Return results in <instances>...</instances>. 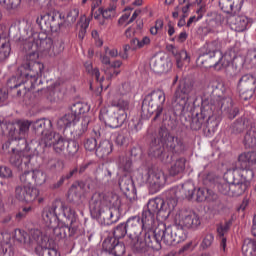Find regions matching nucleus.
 <instances>
[{"label":"nucleus","instance_id":"obj_1","mask_svg":"<svg viewBox=\"0 0 256 256\" xmlns=\"http://www.w3.org/2000/svg\"><path fill=\"white\" fill-rule=\"evenodd\" d=\"M195 195V184L193 182H185L181 188H172L166 192V200L156 197L150 199L147 203V209L142 212V218L139 216L131 217L126 222L129 233V243L133 249V241L141 239L143 231L145 233L155 227V219L165 221L169 219L171 212L177 207L179 199H188L191 201Z\"/></svg>","mask_w":256,"mask_h":256},{"label":"nucleus","instance_id":"obj_2","mask_svg":"<svg viewBox=\"0 0 256 256\" xmlns=\"http://www.w3.org/2000/svg\"><path fill=\"white\" fill-rule=\"evenodd\" d=\"M51 47H53L51 40L40 39L37 34L30 36L23 43V49L28 53L26 63L18 67L17 76L11 77L7 85L13 90V93H16V97H24L25 105H33V102L29 100L31 92H29L25 83H29L31 88L35 87L39 77L43 75V69H45L43 63L37 61V59H39L40 53H49Z\"/></svg>","mask_w":256,"mask_h":256},{"label":"nucleus","instance_id":"obj_3","mask_svg":"<svg viewBox=\"0 0 256 256\" xmlns=\"http://www.w3.org/2000/svg\"><path fill=\"white\" fill-rule=\"evenodd\" d=\"M42 220L44 228L40 231L43 235H53L55 241H61L67 237H79L82 233L81 222L75 209L59 200L43 209Z\"/></svg>","mask_w":256,"mask_h":256},{"label":"nucleus","instance_id":"obj_4","mask_svg":"<svg viewBox=\"0 0 256 256\" xmlns=\"http://www.w3.org/2000/svg\"><path fill=\"white\" fill-rule=\"evenodd\" d=\"M196 91L193 83L182 79L174 93L172 107L176 115H183V113H191L197 107H201V112L192 118L190 127L192 131H199L201 127H205L207 123V113H209V100L201 97L191 98L195 95Z\"/></svg>","mask_w":256,"mask_h":256},{"label":"nucleus","instance_id":"obj_5","mask_svg":"<svg viewBox=\"0 0 256 256\" xmlns=\"http://www.w3.org/2000/svg\"><path fill=\"white\" fill-rule=\"evenodd\" d=\"M22 186L15 188V198L23 203H33L38 201L39 205L45 201L40 197L41 190L37 187L47 183V173L41 169H33L32 171H25L20 175Z\"/></svg>","mask_w":256,"mask_h":256},{"label":"nucleus","instance_id":"obj_6","mask_svg":"<svg viewBox=\"0 0 256 256\" xmlns=\"http://www.w3.org/2000/svg\"><path fill=\"white\" fill-rule=\"evenodd\" d=\"M119 207H121V198L113 192H95L89 201L91 215L103 219L106 225H111L117 221L115 215L119 213Z\"/></svg>","mask_w":256,"mask_h":256},{"label":"nucleus","instance_id":"obj_7","mask_svg":"<svg viewBox=\"0 0 256 256\" xmlns=\"http://www.w3.org/2000/svg\"><path fill=\"white\" fill-rule=\"evenodd\" d=\"M165 147L171 153L178 155L185 151L183 140L179 137L171 136L167 128L161 127L158 130L157 137H155L150 144L148 155L159 159L162 163H171L173 158L165 151Z\"/></svg>","mask_w":256,"mask_h":256},{"label":"nucleus","instance_id":"obj_8","mask_svg":"<svg viewBox=\"0 0 256 256\" xmlns=\"http://www.w3.org/2000/svg\"><path fill=\"white\" fill-rule=\"evenodd\" d=\"M168 230L169 226L165 224L158 225L154 230L153 227L148 228L141 239L136 238L133 240V251L141 254L147 253L149 249H152V251H161V241L168 246L179 245L173 233L167 235Z\"/></svg>","mask_w":256,"mask_h":256},{"label":"nucleus","instance_id":"obj_9","mask_svg":"<svg viewBox=\"0 0 256 256\" xmlns=\"http://www.w3.org/2000/svg\"><path fill=\"white\" fill-rule=\"evenodd\" d=\"M12 238L15 243L21 245L26 251H33L35 247H41L42 256H61L57 249L50 248V241L55 240V236L43 234L40 229H31L29 234L25 230L15 229Z\"/></svg>","mask_w":256,"mask_h":256},{"label":"nucleus","instance_id":"obj_10","mask_svg":"<svg viewBox=\"0 0 256 256\" xmlns=\"http://www.w3.org/2000/svg\"><path fill=\"white\" fill-rule=\"evenodd\" d=\"M226 91L225 83L219 80H212L208 84L209 96L202 99L208 100L210 111H214L218 115L226 113L230 119H235L239 109L233 108V99L225 94Z\"/></svg>","mask_w":256,"mask_h":256},{"label":"nucleus","instance_id":"obj_11","mask_svg":"<svg viewBox=\"0 0 256 256\" xmlns=\"http://www.w3.org/2000/svg\"><path fill=\"white\" fill-rule=\"evenodd\" d=\"M201 226V216L193 210H179L174 217V224L168 226L166 235L173 234L175 241L183 243L187 239L185 229H198Z\"/></svg>","mask_w":256,"mask_h":256},{"label":"nucleus","instance_id":"obj_12","mask_svg":"<svg viewBox=\"0 0 256 256\" xmlns=\"http://www.w3.org/2000/svg\"><path fill=\"white\" fill-rule=\"evenodd\" d=\"M231 61H233L231 55L228 53L223 55L217 47V42L214 41L208 45L205 51H201L196 63L204 67V69H211L213 67L216 71H221V69L229 67Z\"/></svg>","mask_w":256,"mask_h":256},{"label":"nucleus","instance_id":"obj_13","mask_svg":"<svg viewBox=\"0 0 256 256\" xmlns=\"http://www.w3.org/2000/svg\"><path fill=\"white\" fill-rule=\"evenodd\" d=\"M111 105L113 107V114H105L103 116V110L100 111L99 119L104 121L107 127L110 129H117L125 123L127 120V111H129V100L125 99H112Z\"/></svg>","mask_w":256,"mask_h":256},{"label":"nucleus","instance_id":"obj_14","mask_svg":"<svg viewBox=\"0 0 256 256\" xmlns=\"http://www.w3.org/2000/svg\"><path fill=\"white\" fill-rule=\"evenodd\" d=\"M136 180L140 185L147 183L152 193H157L165 187L167 183V176L160 169L142 167L135 173Z\"/></svg>","mask_w":256,"mask_h":256},{"label":"nucleus","instance_id":"obj_15","mask_svg":"<svg viewBox=\"0 0 256 256\" xmlns=\"http://www.w3.org/2000/svg\"><path fill=\"white\" fill-rule=\"evenodd\" d=\"M31 122L29 120L18 121L17 124L13 122H0V133L8 135V141L17 145L21 141L24 149L27 147V140H25V133L29 131Z\"/></svg>","mask_w":256,"mask_h":256},{"label":"nucleus","instance_id":"obj_16","mask_svg":"<svg viewBox=\"0 0 256 256\" xmlns=\"http://www.w3.org/2000/svg\"><path fill=\"white\" fill-rule=\"evenodd\" d=\"M129 231L127 230V224L121 223L114 228V238H106L102 243L103 253L107 256H123L125 255V244L120 242L119 239H123Z\"/></svg>","mask_w":256,"mask_h":256},{"label":"nucleus","instance_id":"obj_17","mask_svg":"<svg viewBox=\"0 0 256 256\" xmlns=\"http://www.w3.org/2000/svg\"><path fill=\"white\" fill-rule=\"evenodd\" d=\"M165 92L163 90H154L146 95L142 102V112L151 116L155 113L154 121H157L163 113V106L165 105Z\"/></svg>","mask_w":256,"mask_h":256},{"label":"nucleus","instance_id":"obj_18","mask_svg":"<svg viewBox=\"0 0 256 256\" xmlns=\"http://www.w3.org/2000/svg\"><path fill=\"white\" fill-rule=\"evenodd\" d=\"M91 106L87 103L76 102L71 108L70 112L66 113L62 116L58 121L57 125L60 129H67V127H73L79 121L81 115H85V113H89Z\"/></svg>","mask_w":256,"mask_h":256},{"label":"nucleus","instance_id":"obj_19","mask_svg":"<svg viewBox=\"0 0 256 256\" xmlns=\"http://www.w3.org/2000/svg\"><path fill=\"white\" fill-rule=\"evenodd\" d=\"M36 23L43 31H51V33H59L61 27L65 25V18L59 12H51L41 15L37 18Z\"/></svg>","mask_w":256,"mask_h":256},{"label":"nucleus","instance_id":"obj_20","mask_svg":"<svg viewBox=\"0 0 256 256\" xmlns=\"http://www.w3.org/2000/svg\"><path fill=\"white\" fill-rule=\"evenodd\" d=\"M11 145H19V144H14L11 141H6L2 145V149L4 153H12L10 157V163L14 167H17L19 170H23V164L25 167L31 163V156L25 155V151L21 148H15L14 146L11 147Z\"/></svg>","mask_w":256,"mask_h":256},{"label":"nucleus","instance_id":"obj_21","mask_svg":"<svg viewBox=\"0 0 256 256\" xmlns=\"http://www.w3.org/2000/svg\"><path fill=\"white\" fill-rule=\"evenodd\" d=\"M40 145L53 147L55 153L62 155L67 149V140L61 134L54 131L53 133L44 134V137L40 140Z\"/></svg>","mask_w":256,"mask_h":256},{"label":"nucleus","instance_id":"obj_22","mask_svg":"<svg viewBox=\"0 0 256 256\" xmlns=\"http://www.w3.org/2000/svg\"><path fill=\"white\" fill-rule=\"evenodd\" d=\"M237 89L240 95H245V93H249V97H251L256 89L255 75L253 74L243 75L238 81Z\"/></svg>","mask_w":256,"mask_h":256},{"label":"nucleus","instance_id":"obj_23","mask_svg":"<svg viewBox=\"0 0 256 256\" xmlns=\"http://www.w3.org/2000/svg\"><path fill=\"white\" fill-rule=\"evenodd\" d=\"M254 175L255 174L253 173V170L249 167V165L239 162H237L236 168L231 174L232 177H237L239 181H242V183H246V185H249V181L253 179Z\"/></svg>","mask_w":256,"mask_h":256},{"label":"nucleus","instance_id":"obj_24","mask_svg":"<svg viewBox=\"0 0 256 256\" xmlns=\"http://www.w3.org/2000/svg\"><path fill=\"white\" fill-rule=\"evenodd\" d=\"M227 23L232 31L243 33V31L247 30L249 25V18L246 16H237L232 14L227 18Z\"/></svg>","mask_w":256,"mask_h":256},{"label":"nucleus","instance_id":"obj_25","mask_svg":"<svg viewBox=\"0 0 256 256\" xmlns=\"http://www.w3.org/2000/svg\"><path fill=\"white\" fill-rule=\"evenodd\" d=\"M243 5V0H219V8L224 13H239L241 11V6Z\"/></svg>","mask_w":256,"mask_h":256},{"label":"nucleus","instance_id":"obj_26","mask_svg":"<svg viewBox=\"0 0 256 256\" xmlns=\"http://www.w3.org/2000/svg\"><path fill=\"white\" fill-rule=\"evenodd\" d=\"M231 225H233V220H228L224 224L220 223L217 225V235L220 239V249H222L223 251L227 249V238L225 237V235L229 233Z\"/></svg>","mask_w":256,"mask_h":256},{"label":"nucleus","instance_id":"obj_27","mask_svg":"<svg viewBox=\"0 0 256 256\" xmlns=\"http://www.w3.org/2000/svg\"><path fill=\"white\" fill-rule=\"evenodd\" d=\"M219 196L213 192V190H209L207 188H199L196 193V201L198 203H203V201H207V203H216Z\"/></svg>","mask_w":256,"mask_h":256},{"label":"nucleus","instance_id":"obj_28","mask_svg":"<svg viewBox=\"0 0 256 256\" xmlns=\"http://www.w3.org/2000/svg\"><path fill=\"white\" fill-rule=\"evenodd\" d=\"M232 177L233 181L230 183V197H241V195L247 191L249 185L235 176Z\"/></svg>","mask_w":256,"mask_h":256},{"label":"nucleus","instance_id":"obj_29","mask_svg":"<svg viewBox=\"0 0 256 256\" xmlns=\"http://www.w3.org/2000/svg\"><path fill=\"white\" fill-rule=\"evenodd\" d=\"M116 165L122 173H131V171H133V160H131V156L127 153H123L118 156Z\"/></svg>","mask_w":256,"mask_h":256},{"label":"nucleus","instance_id":"obj_30","mask_svg":"<svg viewBox=\"0 0 256 256\" xmlns=\"http://www.w3.org/2000/svg\"><path fill=\"white\" fill-rule=\"evenodd\" d=\"M35 131H41L42 137H45L46 133H53V123L47 118L36 120L33 123ZM42 129V130H41ZM41 137V139H42Z\"/></svg>","mask_w":256,"mask_h":256},{"label":"nucleus","instance_id":"obj_31","mask_svg":"<svg viewBox=\"0 0 256 256\" xmlns=\"http://www.w3.org/2000/svg\"><path fill=\"white\" fill-rule=\"evenodd\" d=\"M170 49L172 55H175L176 57V64L178 69H181L183 65H189V63H191V57H189V54L185 50H182L178 53L177 48H175L173 45H170Z\"/></svg>","mask_w":256,"mask_h":256},{"label":"nucleus","instance_id":"obj_32","mask_svg":"<svg viewBox=\"0 0 256 256\" xmlns=\"http://www.w3.org/2000/svg\"><path fill=\"white\" fill-rule=\"evenodd\" d=\"M113 153V143L109 140H102L96 148V155L99 159H105Z\"/></svg>","mask_w":256,"mask_h":256},{"label":"nucleus","instance_id":"obj_33","mask_svg":"<svg viewBox=\"0 0 256 256\" xmlns=\"http://www.w3.org/2000/svg\"><path fill=\"white\" fill-rule=\"evenodd\" d=\"M11 55V43L9 38H0V61H6Z\"/></svg>","mask_w":256,"mask_h":256},{"label":"nucleus","instance_id":"obj_34","mask_svg":"<svg viewBox=\"0 0 256 256\" xmlns=\"http://www.w3.org/2000/svg\"><path fill=\"white\" fill-rule=\"evenodd\" d=\"M214 113L215 111H212L210 108H208V112H206L207 120L205 127L212 133H215L217 127H219V120H217V117L213 116Z\"/></svg>","mask_w":256,"mask_h":256},{"label":"nucleus","instance_id":"obj_35","mask_svg":"<svg viewBox=\"0 0 256 256\" xmlns=\"http://www.w3.org/2000/svg\"><path fill=\"white\" fill-rule=\"evenodd\" d=\"M167 61L162 57H152L150 60V68L154 73H164L165 72V64Z\"/></svg>","mask_w":256,"mask_h":256},{"label":"nucleus","instance_id":"obj_36","mask_svg":"<svg viewBox=\"0 0 256 256\" xmlns=\"http://www.w3.org/2000/svg\"><path fill=\"white\" fill-rule=\"evenodd\" d=\"M187 163V159L181 157L178 158L175 163L171 166L169 170V174L172 177H175L177 175H181V173H184L185 171V164Z\"/></svg>","mask_w":256,"mask_h":256},{"label":"nucleus","instance_id":"obj_37","mask_svg":"<svg viewBox=\"0 0 256 256\" xmlns=\"http://www.w3.org/2000/svg\"><path fill=\"white\" fill-rule=\"evenodd\" d=\"M129 93H131V84L129 82H125L111 91L112 99H123L119 97H125V95H129Z\"/></svg>","mask_w":256,"mask_h":256},{"label":"nucleus","instance_id":"obj_38","mask_svg":"<svg viewBox=\"0 0 256 256\" xmlns=\"http://www.w3.org/2000/svg\"><path fill=\"white\" fill-rule=\"evenodd\" d=\"M89 23L90 20L87 18V16H81L80 20L77 23V29L78 31V38L80 41H83L85 39V35H87V29H89Z\"/></svg>","mask_w":256,"mask_h":256},{"label":"nucleus","instance_id":"obj_39","mask_svg":"<svg viewBox=\"0 0 256 256\" xmlns=\"http://www.w3.org/2000/svg\"><path fill=\"white\" fill-rule=\"evenodd\" d=\"M79 168V175H83V173H86V171H90V173H97L99 170V164L97 162L90 160V161H84L82 164L78 166Z\"/></svg>","mask_w":256,"mask_h":256},{"label":"nucleus","instance_id":"obj_40","mask_svg":"<svg viewBox=\"0 0 256 256\" xmlns=\"http://www.w3.org/2000/svg\"><path fill=\"white\" fill-rule=\"evenodd\" d=\"M0 5L8 13H15L21 7V0H0Z\"/></svg>","mask_w":256,"mask_h":256},{"label":"nucleus","instance_id":"obj_41","mask_svg":"<svg viewBox=\"0 0 256 256\" xmlns=\"http://www.w3.org/2000/svg\"><path fill=\"white\" fill-rule=\"evenodd\" d=\"M238 163L256 165V151L244 152L238 156Z\"/></svg>","mask_w":256,"mask_h":256},{"label":"nucleus","instance_id":"obj_42","mask_svg":"<svg viewBox=\"0 0 256 256\" xmlns=\"http://www.w3.org/2000/svg\"><path fill=\"white\" fill-rule=\"evenodd\" d=\"M242 253L245 256H256V241L245 240L242 246Z\"/></svg>","mask_w":256,"mask_h":256},{"label":"nucleus","instance_id":"obj_43","mask_svg":"<svg viewBox=\"0 0 256 256\" xmlns=\"http://www.w3.org/2000/svg\"><path fill=\"white\" fill-rule=\"evenodd\" d=\"M130 45L134 51H137V49H143V47L151 45V38L148 36H144L141 40L134 38L131 40Z\"/></svg>","mask_w":256,"mask_h":256},{"label":"nucleus","instance_id":"obj_44","mask_svg":"<svg viewBox=\"0 0 256 256\" xmlns=\"http://www.w3.org/2000/svg\"><path fill=\"white\" fill-rule=\"evenodd\" d=\"M244 144L246 147H256V130L255 129H250L246 132L244 136Z\"/></svg>","mask_w":256,"mask_h":256},{"label":"nucleus","instance_id":"obj_45","mask_svg":"<svg viewBox=\"0 0 256 256\" xmlns=\"http://www.w3.org/2000/svg\"><path fill=\"white\" fill-rule=\"evenodd\" d=\"M117 11V5L115 4H109V6L103 10V8L98 9V13L102 15L104 19H111L115 15Z\"/></svg>","mask_w":256,"mask_h":256},{"label":"nucleus","instance_id":"obj_46","mask_svg":"<svg viewBox=\"0 0 256 256\" xmlns=\"http://www.w3.org/2000/svg\"><path fill=\"white\" fill-rule=\"evenodd\" d=\"M217 189L222 195H228L231 197V183H229L227 180H220L217 184Z\"/></svg>","mask_w":256,"mask_h":256},{"label":"nucleus","instance_id":"obj_47","mask_svg":"<svg viewBox=\"0 0 256 256\" xmlns=\"http://www.w3.org/2000/svg\"><path fill=\"white\" fill-rule=\"evenodd\" d=\"M84 66L87 73H89V75H92V77H95L96 81H98L99 83H102L103 77L100 78L101 73L99 72L98 68H93V64H91V62H86Z\"/></svg>","mask_w":256,"mask_h":256},{"label":"nucleus","instance_id":"obj_48","mask_svg":"<svg viewBox=\"0 0 256 256\" xmlns=\"http://www.w3.org/2000/svg\"><path fill=\"white\" fill-rule=\"evenodd\" d=\"M59 91H61V88L57 84H54V86H51L48 88L46 92V97L48 101H57V98L59 97Z\"/></svg>","mask_w":256,"mask_h":256},{"label":"nucleus","instance_id":"obj_49","mask_svg":"<svg viewBox=\"0 0 256 256\" xmlns=\"http://www.w3.org/2000/svg\"><path fill=\"white\" fill-rule=\"evenodd\" d=\"M48 169L50 171H63L65 169V162L60 159H51L48 162Z\"/></svg>","mask_w":256,"mask_h":256},{"label":"nucleus","instance_id":"obj_50","mask_svg":"<svg viewBox=\"0 0 256 256\" xmlns=\"http://www.w3.org/2000/svg\"><path fill=\"white\" fill-rule=\"evenodd\" d=\"M81 188L75 184H73L68 190V199L70 201H77L81 197Z\"/></svg>","mask_w":256,"mask_h":256},{"label":"nucleus","instance_id":"obj_51","mask_svg":"<svg viewBox=\"0 0 256 256\" xmlns=\"http://www.w3.org/2000/svg\"><path fill=\"white\" fill-rule=\"evenodd\" d=\"M66 151L68 155L73 157L79 151V143L75 140H66Z\"/></svg>","mask_w":256,"mask_h":256},{"label":"nucleus","instance_id":"obj_52","mask_svg":"<svg viewBox=\"0 0 256 256\" xmlns=\"http://www.w3.org/2000/svg\"><path fill=\"white\" fill-rule=\"evenodd\" d=\"M197 16H191L186 24V27H191V25H193V23L197 22V21H201V19H203V15H205V7H200L197 11H196Z\"/></svg>","mask_w":256,"mask_h":256},{"label":"nucleus","instance_id":"obj_53","mask_svg":"<svg viewBox=\"0 0 256 256\" xmlns=\"http://www.w3.org/2000/svg\"><path fill=\"white\" fill-rule=\"evenodd\" d=\"M119 187L124 193L131 191V188L133 187V180H131V178L124 177L119 181Z\"/></svg>","mask_w":256,"mask_h":256},{"label":"nucleus","instance_id":"obj_54","mask_svg":"<svg viewBox=\"0 0 256 256\" xmlns=\"http://www.w3.org/2000/svg\"><path fill=\"white\" fill-rule=\"evenodd\" d=\"M213 241H215V236L212 233L206 234L200 246L204 250L209 249L213 245Z\"/></svg>","mask_w":256,"mask_h":256},{"label":"nucleus","instance_id":"obj_55","mask_svg":"<svg viewBox=\"0 0 256 256\" xmlns=\"http://www.w3.org/2000/svg\"><path fill=\"white\" fill-rule=\"evenodd\" d=\"M84 149H86V151H95V149H97V139L91 137V138H86L84 140Z\"/></svg>","mask_w":256,"mask_h":256},{"label":"nucleus","instance_id":"obj_56","mask_svg":"<svg viewBox=\"0 0 256 256\" xmlns=\"http://www.w3.org/2000/svg\"><path fill=\"white\" fill-rule=\"evenodd\" d=\"M78 17H79V9L74 8L70 10L69 13L67 14V21L68 23H75Z\"/></svg>","mask_w":256,"mask_h":256},{"label":"nucleus","instance_id":"obj_57","mask_svg":"<svg viewBox=\"0 0 256 256\" xmlns=\"http://www.w3.org/2000/svg\"><path fill=\"white\" fill-rule=\"evenodd\" d=\"M0 177L2 179H9V177H13V171L7 166H0Z\"/></svg>","mask_w":256,"mask_h":256},{"label":"nucleus","instance_id":"obj_58","mask_svg":"<svg viewBox=\"0 0 256 256\" xmlns=\"http://www.w3.org/2000/svg\"><path fill=\"white\" fill-rule=\"evenodd\" d=\"M33 208L31 207H24L21 211H19L16 214V219L17 221H21V219H25V217H27V215H29V213H31Z\"/></svg>","mask_w":256,"mask_h":256},{"label":"nucleus","instance_id":"obj_59","mask_svg":"<svg viewBox=\"0 0 256 256\" xmlns=\"http://www.w3.org/2000/svg\"><path fill=\"white\" fill-rule=\"evenodd\" d=\"M129 143V138L123 133H120L116 137V144H118L120 147H123V145H127Z\"/></svg>","mask_w":256,"mask_h":256},{"label":"nucleus","instance_id":"obj_60","mask_svg":"<svg viewBox=\"0 0 256 256\" xmlns=\"http://www.w3.org/2000/svg\"><path fill=\"white\" fill-rule=\"evenodd\" d=\"M233 129L236 133H241L245 129V122L243 120H237L233 125Z\"/></svg>","mask_w":256,"mask_h":256},{"label":"nucleus","instance_id":"obj_61","mask_svg":"<svg viewBox=\"0 0 256 256\" xmlns=\"http://www.w3.org/2000/svg\"><path fill=\"white\" fill-rule=\"evenodd\" d=\"M94 15V19H96V21H98L99 25H107V19L108 18H104L103 14H101L100 12H97L93 14Z\"/></svg>","mask_w":256,"mask_h":256},{"label":"nucleus","instance_id":"obj_62","mask_svg":"<svg viewBox=\"0 0 256 256\" xmlns=\"http://www.w3.org/2000/svg\"><path fill=\"white\" fill-rule=\"evenodd\" d=\"M8 97H9V94L7 93V91L0 88V107H2L5 101H7Z\"/></svg>","mask_w":256,"mask_h":256},{"label":"nucleus","instance_id":"obj_63","mask_svg":"<svg viewBox=\"0 0 256 256\" xmlns=\"http://www.w3.org/2000/svg\"><path fill=\"white\" fill-rule=\"evenodd\" d=\"M89 127V119L87 117H84L83 121H82V128L80 130V133H78V135H82L83 133H85V131H87Z\"/></svg>","mask_w":256,"mask_h":256},{"label":"nucleus","instance_id":"obj_64","mask_svg":"<svg viewBox=\"0 0 256 256\" xmlns=\"http://www.w3.org/2000/svg\"><path fill=\"white\" fill-rule=\"evenodd\" d=\"M0 256H11V252L3 244L0 246Z\"/></svg>","mask_w":256,"mask_h":256}]
</instances>
